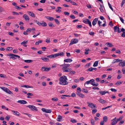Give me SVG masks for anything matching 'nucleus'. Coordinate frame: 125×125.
Returning a JSON list of instances; mask_svg holds the SVG:
<instances>
[{
    "mask_svg": "<svg viewBox=\"0 0 125 125\" xmlns=\"http://www.w3.org/2000/svg\"><path fill=\"white\" fill-rule=\"evenodd\" d=\"M67 79L66 76L63 75L60 77L59 79V84L62 85H65L68 84V82L67 81Z\"/></svg>",
    "mask_w": 125,
    "mask_h": 125,
    "instance_id": "nucleus-1",
    "label": "nucleus"
},
{
    "mask_svg": "<svg viewBox=\"0 0 125 125\" xmlns=\"http://www.w3.org/2000/svg\"><path fill=\"white\" fill-rule=\"evenodd\" d=\"M64 53L62 52H59L58 53H56L54 54H52L50 55L47 56L48 58H49L50 59H54L56 57L59 56H62L64 55Z\"/></svg>",
    "mask_w": 125,
    "mask_h": 125,
    "instance_id": "nucleus-2",
    "label": "nucleus"
},
{
    "mask_svg": "<svg viewBox=\"0 0 125 125\" xmlns=\"http://www.w3.org/2000/svg\"><path fill=\"white\" fill-rule=\"evenodd\" d=\"M63 66L62 68L63 72H68V71L67 70L68 69V67L70 66V65L69 64H62L60 65L61 66Z\"/></svg>",
    "mask_w": 125,
    "mask_h": 125,
    "instance_id": "nucleus-3",
    "label": "nucleus"
},
{
    "mask_svg": "<svg viewBox=\"0 0 125 125\" xmlns=\"http://www.w3.org/2000/svg\"><path fill=\"white\" fill-rule=\"evenodd\" d=\"M89 84L94 86V79H92L89 81L86 82L84 83V86H85L86 84L88 85Z\"/></svg>",
    "mask_w": 125,
    "mask_h": 125,
    "instance_id": "nucleus-4",
    "label": "nucleus"
},
{
    "mask_svg": "<svg viewBox=\"0 0 125 125\" xmlns=\"http://www.w3.org/2000/svg\"><path fill=\"white\" fill-rule=\"evenodd\" d=\"M27 107L29 108L30 109L33 111H37V109L36 107L32 105H28Z\"/></svg>",
    "mask_w": 125,
    "mask_h": 125,
    "instance_id": "nucleus-5",
    "label": "nucleus"
},
{
    "mask_svg": "<svg viewBox=\"0 0 125 125\" xmlns=\"http://www.w3.org/2000/svg\"><path fill=\"white\" fill-rule=\"evenodd\" d=\"M83 21L84 23L89 24L90 27L92 26L91 22L88 19H85L84 20H83Z\"/></svg>",
    "mask_w": 125,
    "mask_h": 125,
    "instance_id": "nucleus-6",
    "label": "nucleus"
},
{
    "mask_svg": "<svg viewBox=\"0 0 125 125\" xmlns=\"http://www.w3.org/2000/svg\"><path fill=\"white\" fill-rule=\"evenodd\" d=\"M78 42V39L76 38L74 39L71 40L70 43L69 44V45H70L72 44H75Z\"/></svg>",
    "mask_w": 125,
    "mask_h": 125,
    "instance_id": "nucleus-7",
    "label": "nucleus"
},
{
    "mask_svg": "<svg viewBox=\"0 0 125 125\" xmlns=\"http://www.w3.org/2000/svg\"><path fill=\"white\" fill-rule=\"evenodd\" d=\"M42 110L45 113H51L52 112V111L51 109H47L44 108L42 109Z\"/></svg>",
    "mask_w": 125,
    "mask_h": 125,
    "instance_id": "nucleus-8",
    "label": "nucleus"
},
{
    "mask_svg": "<svg viewBox=\"0 0 125 125\" xmlns=\"http://www.w3.org/2000/svg\"><path fill=\"white\" fill-rule=\"evenodd\" d=\"M23 17L25 19V21H28L30 19L28 16L26 14H24L23 16Z\"/></svg>",
    "mask_w": 125,
    "mask_h": 125,
    "instance_id": "nucleus-9",
    "label": "nucleus"
},
{
    "mask_svg": "<svg viewBox=\"0 0 125 125\" xmlns=\"http://www.w3.org/2000/svg\"><path fill=\"white\" fill-rule=\"evenodd\" d=\"M17 102L18 103L23 104H25L27 103L26 101L23 100H19Z\"/></svg>",
    "mask_w": 125,
    "mask_h": 125,
    "instance_id": "nucleus-10",
    "label": "nucleus"
},
{
    "mask_svg": "<svg viewBox=\"0 0 125 125\" xmlns=\"http://www.w3.org/2000/svg\"><path fill=\"white\" fill-rule=\"evenodd\" d=\"M7 55L8 56H10L11 57L12 56H15L16 57H17L18 58H20V56L17 55H15L12 53L8 54H7Z\"/></svg>",
    "mask_w": 125,
    "mask_h": 125,
    "instance_id": "nucleus-11",
    "label": "nucleus"
},
{
    "mask_svg": "<svg viewBox=\"0 0 125 125\" xmlns=\"http://www.w3.org/2000/svg\"><path fill=\"white\" fill-rule=\"evenodd\" d=\"M7 55L8 56H10L11 57L12 56H15L16 57H17L18 58H20V56L17 55H15L12 53L8 54H7Z\"/></svg>",
    "mask_w": 125,
    "mask_h": 125,
    "instance_id": "nucleus-12",
    "label": "nucleus"
},
{
    "mask_svg": "<svg viewBox=\"0 0 125 125\" xmlns=\"http://www.w3.org/2000/svg\"><path fill=\"white\" fill-rule=\"evenodd\" d=\"M76 94L79 97L81 98H83L85 97V96L84 94H82V93L78 92L77 91L76 93Z\"/></svg>",
    "mask_w": 125,
    "mask_h": 125,
    "instance_id": "nucleus-13",
    "label": "nucleus"
},
{
    "mask_svg": "<svg viewBox=\"0 0 125 125\" xmlns=\"http://www.w3.org/2000/svg\"><path fill=\"white\" fill-rule=\"evenodd\" d=\"M116 118L115 117L112 120L113 121L111 123V125H115L117 123V120H116Z\"/></svg>",
    "mask_w": 125,
    "mask_h": 125,
    "instance_id": "nucleus-14",
    "label": "nucleus"
},
{
    "mask_svg": "<svg viewBox=\"0 0 125 125\" xmlns=\"http://www.w3.org/2000/svg\"><path fill=\"white\" fill-rule=\"evenodd\" d=\"M45 17L50 21H52L54 20V18L48 16H45Z\"/></svg>",
    "mask_w": 125,
    "mask_h": 125,
    "instance_id": "nucleus-15",
    "label": "nucleus"
},
{
    "mask_svg": "<svg viewBox=\"0 0 125 125\" xmlns=\"http://www.w3.org/2000/svg\"><path fill=\"white\" fill-rule=\"evenodd\" d=\"M87 103L88 104V106L89 107L93 108H94V104L89 102H87Z\"/></svg>",
    "mask_w": 125,
    "mask_h": 125,
    "instance_id": "nucleus-16",
    "label": "nucleus"
},
{
    "mask_svg": "<svg viewBox=\"0 0 125 125\" xmlns=\"http://www.w3.org/2000/svg\"><path fill=\"white\" fill-rule=\"evenodd\" d=\"M27 12L29 14V15L32 17L34 18L35 17L34 14L33 12L29 11H28Z\"/></svg>",
    "mask_w": 125,
    "mask_h": 125,
    "instance_id": "nucleus-17",
    "label": "nucleus"
},
{
    "mask_svg": "<svg viewBox=\"0 0 125 125\" xmlns=\"http://www.w3.org/2000/svg\"><path fill=\"white\" fill-rule=\"evenodd\" d=\"M11 111L13 112V114L14 115L17 116H19L20 115V113L19 112L16 111H15L12 110H11Z\"/></svg>",
    "mask_w": 125,
    "mask_h": 125,
    "instance_id": "nucleus-18",
    "label": "nucleus"
},
{
    "mask_svg": "<svg viewBox=\"0 0 125 125\" xmlns=\"http://www.w3.org/2000/svg\"><path fill=\"white\" fill-rule=\"evenodd\" d=\"M73 60L72 59H65L64 60V62H71Z\"/></svg>",
    "mask_w": 125,
    "mask_h": 125,
    "instance_id": "nucleus-19",
    "label": "nucleus"
},
{
    "mask_svg": "<svg viewBox=\"0 0 125 125\" xmlns=\"http://www.w3.org/2000/svg\"><path fill=\"white\" fill-rule=\"evenodd\" d=\"M61 9L62 8L61 7H58L57 9H56L55 11L56 12L59 13L62 11V10H60V9Z\"/></svg>",
    "mask_w": 125,
    "mask_h": 125,
    "instance_id": "nucleus-20",
    "label": "nucleus"
},
{
    "mask_svg": "<svg viewBox=\"0 0 125 125\" xmlns=\"http://www.w3.org/2000/svg\"><path fill=\"white\" fill-rule=\"evenodd\" d=\"M98 101L101 103L102 104H103L104 103H105L107 102L105 100H104L103 99H100Z\"/></svg>",
    "mask_w": 125,
    "mask_h": 125,
    "instance_id": "nucleus-21",
    "label": "nucleus"
},
{
    "mask_svg": "<svg viewBox=\"0 0 125 125\" xmlns=\"http://www.w3.org/2000/svg\"><path fill=\"white\" fill-rule=\"evenodd\" d=\"M41 59L45 62H48L49 61V59L48 58L46 57L41 58Z\"/></svg>",
    "mask_w": 125,
    "mask_h": 125,
    "instance_id": "nucleus-22",
    "label": "nucleus"
},
{
    "mask_svg": "<svg viewBox=\"0 0 125 125\" xmlns=\"http://www.w3.org/2000/svg\"><path fill=\"white\" fill-rule=\"evenodd\" d=\"M21 87L26 88H32L33 87L30 86L28 85H23L21 86Z\"/></svg>",
    "mask_w": 125,
    "mask_h": 125,
    "instance_id": "nucleus-23",
    "label": "nucleus"
},
{
    "mask_svg": "<svg viewBox=\"0 0 125 125\" xmlns=\"http://www.w3.org/2000/svg\"><path fill=\"white\" fill-rule=\"evenodd\" d=\"M115 60H116V61H114V62H112V63H114L117 62H122L123 61L122 60H120L118 59H115Z\"/></svg>",
    "mask_w": 125,
    "mask_h": 125,
    "instance_id": "nucleus-24",
    "label": "nucleus"
},
{
    "mask_svg": "<svg viewBox=\"0 0 125 125\" xmlns=\"http://www.w3.org/2000/svg\"><path fill=\"white\" fill-rule=\"evenodd\" d=\"M105 45H107L108 46L111 47L113 46V45L111 43L109 42H107L105 43Z\"/></svg>",
    "mask_w": 125,
    "mask_h": 125,
    "instance_id": "nucleus-25",
    "label": "nucleus"
},
{
    "mask_svg": "<svg viewBox=\"0 0 125 125\" xmlns=\"http://www.w3.org/2000/svg\"><path fill=\"white\" fill-rule=\"evenodd\" d=\"M27 95H28L27 96L28 98H31V97L30 96H32L33 95V94L30 93H28L27 94Z\"/></svg>",
    "mask_w": 125,
    "mask_h": 125,
    "instance_id": "nucleus-26",
    "label": "nucleus"
},
{
    "mask_svg": "<svg viewBox=\"0 0 125 125\" xmlns=\"http://www.w3.org/2000/svg\"><path fill=\"white\" fill-rule=\"evenodd\" d=\"M42 23H41V26H42L44 27L46 26L47 24L46 22L44 21H42Z\"/></svg>",
    "mask_w": 125,
    "mask_h": 125,
    "instance_id": "nucleus-27",
    "label": "nucleus"
},
{
    "mask_svg": "<svg viewBox=\"0 0 125 125\" xmlns=\"http://www.w3.org/2000/svg\"><path fill=\"white\" fill-rule=\"evenodd\" d=\"M100 5V7L99 9L100 10V11L102 12H103L104 11V10L103 9V7L102 5L101 4H99Z\"/></svg>",
    "mask_w": 125,
    "mask_h": 125,
    "instance_id": "nucleus-28",
    "label": "nucleus"
},
{
    "mask_svg": "<svg viewBox=\"0 0 125 125\" xmlns=\"http://www.w3.org/2000/svg\"><path fill=\"white\" fill-rule=\"evenodd\" d=\"M103 120L102 121H104V122H106L107 121L108 118L107 116H105L103 117Z\"/></svg>",
    "mask_w": 125,
    "mask_h": 125,
    "instance_id": "nucleus-29",
    "label": "nucleus"
},
{
    "mask_svg": "<svg viewBox=\"0 0 125 125\" xmlns=\"http://www.w3.org/2000/svg\"><path fill=\"white\" fill-rule=\"evenodd\" d=\"M13 49V48L12 47H8L6 48L7 51H10Z\"/></svg>",
    "mask_w": 125,
    "mask_h": 125,
    "instance_id": "nucleus-30",
    "label": "nucleus"
},
{
    "mask_svg": "<svg viewBox=\"0 0 125 125\" xmlns=\"http://www.w3.org/2000/svg\"><path fill=\"white\" fill-rule=\"evenodd\" d=\"M118 27H117V26H114V31L115 32H117L118 31Z\"/></svg>",
    "mask_w": 125,
    "mask_h": 125,
    "instance_id": "nucleus-31",
    "label": "nucleus"
},
{
    "mask_svg": "<svg viewBox=\"0 0 125 125\" xmlns=\"http://www.w3.org/2000/svg\"><path fill=\"white\" fill-rule=\"evenodd\" d=\"M7 91H6V92L8 94H13L12 93L8 88L7 89Z\"/></svg>",
    "mask_w": 125,
    "mask_h": 125,
    "instance_id": "nucleus-32",
    "label": "nucleus"
},
{
    "mask_svg": "<svg viewBox=\"0 0 125 125\" xmlns=\"http://www.w3.org/2000/svg\"><path fill=\"white\" fill-rule=\"evenodd\" d=\"M0 88L2 90L5 92L6 91H7V89H8L7 88H6L5 87H0Z\"/></svg>",
    "mask_w": 125,
    "mask_h": 125,
    "instance_id": "nucleus-33",
    "label": "nucleus"
},
{
    "mask_svg": "<svg viewBox=\"0 0 125 125\" xmlns=\"http://www.w3.org/2000/svg\"><path fill=\"white\" fill-rule=\"evenodd\" d=\"M24 62L27 63L31 62H33V60H24Z\"/></svg>",
    "mask_w": 125,
    "mask_h": 125,
    "instance_id": "nucleus-34",
    "label": "nucleus"
},
{
    "mask_svg": "<svg viewBox=\"0 0 125 125\" xmlns=\"http://www.w3.org/2000/svg\"><path fill=\"white\" fill-rule=\"evenodd\" d=\"M15 18L13 16H9L8 17L7 19L8 20H10L14 19H15Z\"/></svg>",
    "mask_w": 125,
    "mask_h": 125,
    "instance_id": "nucleus-35",
    "label": "nucleus"
},
{
    "mask_svg": "<svg viewBox=\"0 0 125 125\" xmlns=\"http://www.w3.org/2000/svg\"><path fill=\"white\" fill-rule=\"evenodd\" d=\"M123 83V82L122 81H119V82H117L115 84L117 85H119Z\"/></svg>",
    "mask_w": 125,
    "mask_h": 125,
    "instance_id": "nucleus-36",
    "label": "nucleus"
},
{
    "mask_svg": "<svg viewBox=\"0 0 125 125\" xmlns=\"http://www.w3.org/2000/svg\"><path fill=\"white\" fill-rule=\"evenodd\" d=\"M58 100V98L56 97H54L52 98V100L53 101H57Z\"/></svg>",
    "mask_w": 125,
    "mask_h": 125,
    "instance_id": "nucleus-37",
    "label": "nucleus"
},
{
    "mask_svg": "<svg viewBox=\"0 0 125 125\" xmlns=\"http://www.w3.org/2000/svg\"><path fill=\"white\" fill-rule=\"evenodd\" d=\"M48 25L49 27H55L54 25H53L52 22H49L48 23Z\"/></svg>",
    "mask_w": 125,
    "mask_h": 125,
    "instance_id": "nucleus-38",
    "label": "nucleus"
},
{
    "mask_svg": "<svg viewBox=\"0 0 125 125\" xmlns=\"http://www.w3.org/2000/svg\"><path fill=\"white\" fill-rule=\"evenodd\" d=\"M42 42V40H40L38 42H36L35 44L36 45H38L39 43H41Z\"/></svg>",
    "mask_w": 125,
    "mask_h": 125,
    "instance_id": "nucleus-39",
    "label": "nucleus"
},
{
    "mask_svg": "<svg viewBox=\"0 0 125 125\" xmlns=\"http://www.w3.org/2000/svg\"><path fill=\"white\" fill-rule=\"evenodd\" d=\"M82 91L83 92L87 93H88V91L87 89H85L84 88H82Z\"/></svg>",
    "mask_w": 125,
    "mask_h": 125,
    "instance_id": "nucleus-40",
    "label": "nucleus"
},
{
    "mask_svg": "<svg viewBox=\"0 0 125 125\" xmlns=\"http://www.w3.org/2000/svg\"><path fill=\"white\" fill-rule=\"evenodd\" d=\"M28 42V41H24L22 42L21 43V45H23L25 44H26Z\"/></svg>",
    "mask_w": 125,
    "mask_h": 125,
    "instance_id": "nucleus-41",
    "label": "nucleus"
},
{
    "mask_svg": "<svg viewBox=\"0 0 125 125\" xmlns=\"http://www.w3.org/2000/svg\"><path fill=\"white\" fill-rule=\"evenodd\" d=\"M51 69V68L50 67L49 68L45 67L44 70L45 71L48 72L49 71V70Z\"/></svg>",
    "mask_w": 125,
    "mask_h": 125,
    "instance_id": "nucleus-42",
    "label": "nucleus"
},
{
    "mask_svg": "<svg viewBox=\"0 0 125 125\" xmlns=\"http://www.w3.org/2000/svg\"><path fill=\"white\" fill-rule=\"evenodd\" d=\"M62 116L61 115H59L58 116V120H57L58 121H61V120L62 119Z\"/></svg>",
    "mask_w": 125,
    "mask_h": 125,
    "instance_id": "nucleus-43",
    "label": "nucleus"
},
{
    "mask_svg": "<svg viewBox=\"0 0 125 125\" xmlns=\"http://www.w3.org/2000/svg\"><path fill=\"white\" fill-rule=\"evenodd\" d=\"M99 92L102 95H104L106 94L105 91H99Z\"/></svg>",
    "mask_w": 125,
    "mask_h": 125,
    "instance_id": "nucleus-44",
    "label": "nucleus"
},
{
    "mask_svg": "<svg viewBox=\"0 0 125 125\" xmlns=\"http://www.w3.org/2000/svg\"><path fill=\"white\" fill-rule=\"evenodd\" d=\"M71 122L73 123H76L77 122V121L73 118H72L71 120Z\"/></svg>",
    "mask_w": 125,
    "mask_h": 125,
    "instance_id": "nucleus-45",
    "label": "nucleus"
},
{
    "mask_svg": "<svg viewBox=\"0 0 125 125\" xmlns=\"http://www.w3.org/2000/svg\"><path fill=\"white\" fill-rule=\"evenodd\" d=\"M31 28H29L27 29L26 30L27 32L28 33H30L31 32Z\"/></svg>",
    "mask_w": 125,
    "mask_h": 125,
    "instance_id": "nucleus-46",
    "label": "nucleus"
},
{
    "mask_svg": "<svg viewBox=\"0 0 125 125\" xmlns=\"http://www.w3.org/2000/svg\"><path fill=\"white\" fill-rule=\"evenodd\" d=\"M98 62V61H97L94 62V67H96L97 66Z\"/></svg>",
    "mask_w": 125,
    "mask_h": 125,
    "instance_id": "nucleus-47",
    "label": "nucleus"
},
{
    "mask_svg": "<svg viewBox=\"0 0 125 125\" xmlns=\"http://www.w3.org/2000/svg\"><path fill=\"white\" fill-rule=\"evenodd\" d=\"M15 8L16 9L18 10H20L22 9V8L19 7V6L17 5L15 6Z\"/></svg>",
    "mask_w": 125,
    "mask_h": 125,
    "instance_id": "nucleus-48",
    "label": "nucleus"
},
{
    "mask_svg": "<svg viewBox=\"0 0 125 125\" xmlns=\"http://www.w3.org/2000/svg\"><path fill=\"white\" fill-rule=\"evenodd\" d=\"M55 21V22L57 24H59L60 23L59 21L57 19H54Z\"/></svg>",
    "mask_w": 125,
    "mask_h": 125,
    "instance_id": "nucleus-49",
    "label": "nucleus"
},
{
    "mask_svg": "<svg viewBox=\"0 0 125 125\" xmlns=\"http://www.w3.org/2000/svg\"><path fill=\"white\" fill-rule=\"evenodd\" d=\"M108 5L110 8L111 9V10L112 11H113V8L112 7L111 4L109 3V2H108Z\"/></svg>",
    "mask_w": 125,
    "mask_h": 125,
    "instance_id": "nucleus-50",
    "label": "nucleus"
},
{
    "mask_svg": "<svg viewBox=\"0 0 125 125\" xmlns=\"http://www.w3.org/2000/svg\"><path fill=\"white\" fill-rule=\"evenodd\" d=\"M94 69V68H92V67H91L89 69H88L87 70V71H91L93 70Z\"/></svg>",
    "mask_w": 125,
    "mask_h": 125,
    "instance_id": "nucleus-51",
    "label": "nucleus"
},
{
    "mask_svg": "<svg viewBox=\"0 0 125 125\" xmlns=\"http://www.w3.org/2000/svg\"><path fill=\"white\" fill-rule=\"evenodd\" d=\"M125 0H123L121 4V7H122L123 6L124 4L125 3Z\"/></svg>",
    "mask_w": 125,
    "mask_h": 125,
    "instance_id": "nucleus-52",
    "label": "nucleus"
},
{
    "mask_svg": "<svg viewBox=\"0 0 125 125\" xmlns=\"http://www.w3.org/2000/svg\"><path fill=\"white\" fill-rule=\"evenodd\" d=\"M70 17L71 18L73 19H74L75 18V16L74 15H70Z\"/></svg>",
    "mask_w": 125,
    "mask_h": 125,
    "instance_id": "nucleus-53",
    "label": "nucleus"
},
{
    "mask_svg": "<svg viewBox=\"0 0 125 125\" xmlns=\"http://www.w3.org/2000/svg\"><path fill=\"white\" fill-rule=\"evenodd\" d=\"M116 53H118L119 54H120L121 53V52L119 50H116Z\"/></svg>",
    "mask_w": 125,
    "mask_h": 125,
    "instance_id": "nucleus-54",
    "label": "nucleus"
},
{
    "mask_svg": "<svg viewBox=\"0 0 125 125\" xmlns=\"http://www.w3.org/2000/svg\"><path fill=\"white\" fill-rule=\"evenodd\" d=\"M10 118V117L9 116H6L5 118V119L7 121L9 120Z\"/></svg>",
    "mask_w": 125,
    "mask_h": 125,
    "instance_id": "nucleus-55",
    "label": "nucleus"
},
{
    "mask_svg": "<svg viewBox=\"0 0 125 125\" xmlns=\"http://www.w3.org/2000/svg\"><path fill=\"white\" fill-rule=\"evenodd\" d=\"M109 25L111 26V27H112L113 26V25L112 21L110 22L109 23Z\"/></svg>",
    "mask_w": 125,
    "mask_h": 125,
    "instance_id": "nucleus-56",
    "label": "nucleus"
},
{
    "mask_svg": "<svg viewBox=\"0 0 125 125\" xmlns=\"http://www.w3.org/2000/svg\"><path fill=\"white\" fill-rule=\"evenodd\" d=\"M123 118V117L122 116H120L119 117V118L117 119V121H119L121 120Z\"/></svg>",
    "mask_w": 125,
    "mask_h": 125,
    "instance_id": "nucleus-57",
    "label": "nucleus"
},
{
    "mask_svg": "<svg viewBox=\"0 0 125 125\" xmlns=\"http://www.w3.org/2000/svg\"><path fill=\"white\" fill-rule=\"evenodd\" d=\"M89 34L90 35L92 36L94 35V32L92 31H90L89 33Z\"/></svg>",
    "mask_w": 125,
    "mask_h": 125,
    "instance_id": "nucleus-58",
    "label": "nucleus"
},
{
    "mask_svg": "<svg viewBox=\"0 0 125 125\" xmlns=\"http://www.w3.org/2000/svg\"><path fill=\"white\" fill-rule=\"evenodd\" d=\"M12 13H13V15H19V14L18 13H17V12H16L13 11L12 12Z\"/></svg>",
    "mask_w": 125,
    "mask_h": 125,
    "instance_id": "nucleus-59",
    "label": "nucleus"
},
{
    "mask_svg": "<svg viewBox=\"0 0 125 125\" xmlns=\"http://www.w3.org/2000/svg\"><path fill=\"white\" fill-rule=\"evenodd\" d=\"M70 73L72 74H74L75 73V71H71L70 72Z\"/></svg>",
    "mask_w": 125,
    "mask_h": 125,
    "instance_id": "nucleus-60",
    "label": "nucleus"
},
{
    "mask_svg": "<svg viewBox=\"0 0 125 125\" xmlns=\"http://www.w3.org/2000/svg\"><path fill=\"white\" fill-rule=\"evenodd\" d=\"M46 42L47 43H50V38L46 39Z\"/></svg>",
    "mask_w": 125,
    "mask_h": 125,
    "instance_id": "nucleus-61",
    "label": "nucleus"
},
{
    "mask_svg": "<svg viewBox=\"0 0 125 125\" xmlns=\"http://www.w3.org/2000/svg\"><path fill=\"white\" fill-rule=\"evenodd\" d=\"M90 64V63H89L86 64L85 66V68L88 67Z\"/></svg>",
    "mask_w": 125,
    "mask_h": 125,
    "instance_id": "nucleus-62",
    "label": "nucleus"
},
{
    "mask_svg": "<svg viewBox=\"0 0 125 125\" xmlns=\"http://www.w3.org/2000/svg\"><path fill=\"white\" fill-rule=\"evenodd\" d=\"M82 26L81 25H78L76 26L77 28H81L82 27Z\"/></svg>",
    "mask_w": 125,
    "mask_h": 125,
    "instance_id": "nucleus-63",
    "label": "nucleus"
},
{
    "mask_svg": "<svg viewBox=\"0 0 125 125\" xmlns=\"http://www.w3.org/2000/svg\"><path fill=\"white\" fill-rule=\"evenodd\" d=\"M111 90L112 92H116L117 91V90L114 88H111Z\"/></svg>",
    "mask_w": 125,
    "mask_h": 125,
    "instance_id": "nucleus-64",
    "label": "nucleus"
}]
</instances>
